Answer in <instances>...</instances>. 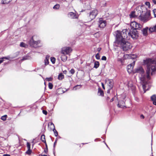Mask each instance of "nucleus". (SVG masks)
<instances>
[{
  "label": "nucleus",
  "mask_w": 156,
  "mask_h": 156,
  "mask_svg": "<svg viewBox=\"0 0 156 156\" xmlns=\"http://www.w3.org/2000/svg\"><path fill=\"white\" fill-rule=\"evenodd\" d=\"M53 131L55 135V136H57L58 135V133L57 131L55 129V127L53 129Z\"/></svg>",
  "instance_id": "obj_30"
},
{
  "label": "nucleus",
  "mask_w": 156,
  "mask_h": 156,
  "mask_svg": "<svg viewBox=\"0 0 156 156\" xmlns=\"http://www.w3.org/2000/svg\"><path fill=\"white\" fill-rule=\"evenodd\" d=\"M26 46V44L23 42H21L20 44V46L22 47H25Z\"/></svg>",
  "instance_id": "obj_35"
},
{
  "label": "nucleus",
  "mask_w": 156,
  "mask_h": 156,
  "mask_svg": "<svg viewBox=\"0 0 156 156\" xmlns=\"http://www.w3.org/2000/svg\"><path fill=\"white\" fill-rule=\"evenodd\" d=\"M72 51L71 48L66 47L63 49L62 51V54H69Z\"/></svg>",
  "instance_id": "obj_12"
},
{
  "label": "nucleus",
  "mask_w": 156,
  "mask_h": 156,
  "mask_svg": "<svg viewBox=\"0 0 156 156\" xmlns=\"http://www.w3.org/2000/svg\"><path fill=\"white\" fill-rule=\"evenodd\" d=\"M63 55H62L61 56V60L63 62H65L67 60V56L65 55V54H62Z\"/></svg>",
  "instance_id": "obj_20"
},
{
  "label": "nucleus",
  "mask_w": 156,
  "mask_h": 156,
  "mask_svg": "<svg viewBox=\"0 0 156 156\" xmlns=\"http://www.w3.org/2000/svg\"><path fill=\"white\" fill-rule=\"evenodd\" d=\"M41 141L44 143H46V140H45V135L42 134L41 136Z\"/></svg>",
  "instance_id": "obj_23"
},
{
  "label": "nucleus",
  "mask_w": 156,
  "mask_h": 156,
  "mask_svg": "<svg viewBox=\"0 0 156 156\" xmlns=\"http://www.w3.org/2000/svg\"><path fill=\"white\" fill-rule=\"evenodd\" d=\"M128 35L133 39H136L138 37V32L136 29H134V27L131 26L129 32H128Z\"/></svg>",
  "instance_id": "obj_5"
},
{
  "label": "nucleus",
  "mask_w": 156,
  "mask_h": 156,
  "mask_svg": "<svg viewBox=\"0 0 156 156\" xmlns=\"http://www.w3.org/2000/svg\"><path fill=\"white\" fill-rule=\"evenodd\" d=\"M153 104L156 106V100L153 101Z\"/></svg>",
  "instance_id": "obj_52"
},
{
  "label": "nucleus",
  "mask_w": 156,
  "mask_h": 156,
  "mask_svg": "<svg viewBox=\"0 0 156 156\" xmlns=\"http://www.w3.org/2000/svg\"><path fill=\"white\" fill-rule=\"evenodd\" d=\"M3 61V58H0V62L2 63Z\"/></svg>",
  "instance_id": "obj_46"
},
{
  "label": "nucleus",
  "mask_w": 156,
  "mask_h": 156,
  "mask_svg": "<svg viewBox=\"0 0 156 156\" xmlns=\"http://www.w3.org/2000/svg\"><path fill=\"white\" fill-rule=\"evenodd\" d=\"M68 16L71 19H76L78 17V15L74 12H69L68 14Z\"/></svg>",
  "instance_id": "obj_16"
},
{
  "label": "nucleus",
  "mask_w": 156,
  "mask_h": 156,
  "mask_svg": "<svg viewBox=\"0 0 156 156\" xmlns=\"http://www.w3.org/2000/svg\"><path fill=\"white\" fill-rule=\"evenodd\" d=\"M123 56L125 58H128L129 59H134L136 58L137 57V56L136 55H135L134 54L133 55H124L123 54H122Z\"/></svg>",
  "instance_id": "obj_15"
},
{
  "label": "nucleus",
  "mask_w": 156,
  "mask_h": 156,
  "mask_svg": "<svg viewBox=\"0 0 156 156\" xmlns=\"http://www.w3.org/2000/svg\"><path fill=\"white\" fill-rule=\"evenodd\" d=\"M3 156H10V155L8 154H4Z\"/></svg>",
  "instance_id": "obj_58"
},
{
  "label": "nucleus",
  "mask_w": 156,
  "mask_h": 156,
  "mask_svg": "<svg viewBox=\"0 0 156 156\" xmlns=\"http://www.w3.org/2000/svg\"><path fill=\"white\" fill-rule=\"evenodd\" d=\"M45 144L46 147H48V146H47V144H46V143H45Z\"/></svg>",
  "instance_id": "obj_62"
},
{
  "label": "nucleus",
  "mask_w": 156,
  "mask_h": 156,
  "mask_svg": "<svg viewBox=\"0 0 156 156\" xmlns=\"http://www.w3.org/2000/svg\"><path fill=\"white\" fill-rule=\"evenodd\" d=\"M136 99V101H138V98H136L135 99Z\"/></svg>",
  "instance_id": "obj_63"
},
{
  "label": "nucleus",
  "mask_w": 156,
  "mask_h": 156,
  "mask_svg": "<svg viewBox=\"0 0 156 156\" xmlns=\"http://www.w3.org/2000/svg\"><path fill=\"white\" fill-rule=\"evenodd\" d=\"M99 66V63L98 61H95L94 62V68H97Z\"/></svg>",
  "instance_id": "obj_24"
},
{
  "label": "nucleus",
  "mask_w": 156,
  "mask_h": 156,
  "mask_svg": "<svg viewBox=\"0 0 156 156\" xmlns=\"http://www.w3.org/2000/svg\"><path fill=\"white\" fill-rule=\"evenodd\" d=\"M42 112L45 115H47L48 113L47 111L45 110H43Z\"/></svg>",
  "instance_id": "obj_44"
},
{
  "label": "nucleus",
  "mask_w": 156,
  "mask_h": 156,
  "mask_svg": "<svg viewBox=\"0 0 156 156\" xmlns=\"http://www.w3.org/2000/svg\"><path fill=\"white\" fill-rule=\"evenodd\" d=\"M82 85H77L74 87L73 90H76L77 89H79L80 88Z\"/></svg>",
  "instance_id": "obj_26"
},
{
  "label": "nucleus",
  "mask_w": 156,
  "mask_h": 156,
  "mask_svg": "<svg viewBox=\"0 0 156 156\" xmlns=\"http://www.w3.org/2000/svg\"><path fill=\"white\" fill-rule=\"evenodd\" d=\"M34 36H33L29 41V44L31 46L35 48H37L41 46L39 45L40 43V41H35L34 39Z\"/></svg>",
  "instance_id": "obj_7"
},
{
  "label": "nucleus",
  "mask_w": 156,
  "mask_h": 156,
  "mask_svg": "<svg viewBox=\"0 0 156 156\" xmlns=\"http://www.w3.org/2000/svg\"><path fill=\"white\" fill-rule=\"evenodd\" d=\"M95 57L97 59H100V56L99 55V53L95 55Z\"/></svg>",
  "instance_id": "obj_38"
},
{
  "label": "nucleus",
  "mask_w": 156,
  "mask_h": 156,
  "mask_svg": "<svg viewBox=\"0 0 156 156\" xmlns=\"http://www.w3.org/2000/svg\"><path fill=\"white\" fill-rule=\"evenodd\" d=\"M51 61L53 64H54L55 62V58L54 57H51Z\"/></svg>",
  "instance_id": "obj_32"
},
{
  "label": "nucleus",
  "mask_w": 156,
  "mask_h": 156,
  "mask_svg": "<svg viewBox=\"0 0 156 156\" xmlns=\"http://www.w3.org/2000/svg\"><path fill=\"white\" fill-rule=\"evenodd\" d=\"M154 14V17H156V10H152Z\"/></svg>",
  "instance_id": "obj_45"
},
{
  "label": "nucleus",
  "mask_w": 156,
  "mask_h": 156,
  "mask_svg": "<svg viewBox=\"0 0 156 156\" xmlns=\"http://www.w3.org/2000/svg\"><path fill=\"white\" fill-rule=\"evenodd\" d=\"M64 78V75L61 73L59 74L58 76V79L59 80H62Z\"/></svg>",
  "instance_id": "obj_25"
},
{
  "label": "nucleus",
  "mask_w": 156,
  "mask_h": 156,
  "mask_svg": "<svg viewBox=\"0 0 156 156\" xmlns=\"http://www.w3.org/2000/svg\"><path fill=\"white\" fill-rule=\"evenodd\" d=\"M143 88L144 90V92H146V90H144V89H145V86L144 85H143Z\"/></svg>",
  "instance_id": "obj_54"
},
{
  "label": "nucleus",
  "mask_w": 156,
  "mask_h": 156,
  "mask_svg": "<svg viewBox=\"0 0 156 156\" xmlns=\"http://www.w3.org/2000/svg\"><path fill=\"white\" fill-rule=\"evenodd\" d=\"M140 11V13H141V10H138L137 12L136 11L134 10L133 11H132L130 14H129V16L130 18H133L135 17H137L138 16V13H137L138 11Z\"/></svg>",
  "instance_id": "obj_11"
},
{
  "label": "nucleus",
  "mask_w": 156,
  "mask_h": 156,
  "mask_svg": "<svg viewBox=\"0 0 156 156\" xmlns=\"http://www.w3.org/2000/svg\"><path fill=\"white\" fill-rule=\"evenodd\" d=\"M148 29V28L147 27H146L145 28H143L142 30H141L142 33L144 36H146L147 35V31Z\"/></svg>",
  "instance_id": "obj_17"
},
{
  "label": "nucleus",
  "mask_w": 156,
  "mask_h": 156,
  "mask_svg": "<svg viewBox=\"0 0 156 156\" xmlns=\"http://www.w3.org/2000/svg\"><path fill=\"white\" fill-rule=\"evenodd\" d=\"M53 87V85L51 83H48V87L50 89H52Z\"/></svg>",
  "instance_id": "obj_33"
},
{
  "label": "nucleus",
  "mask_w": 156,
  "mask_h": 156,
  "mask_svg": "<svg viewBox=\"0 0 156 156\" xmlns=\"http://www.w3.org/2000/svg\"><path fill=\"white\" fill-rule=\"evenodd\" d=\"M31 58V57L29 55H26L24 56L22 59V60L23 61L29 59Z\"/></svg>",
  "instance_id": "obj_22"
},
{
  "label": "nucleus",
  "mask_w": 156,
  "mask_h": 156,
  "mask_svg": "<svg viewBox=\"0 0 156 156\" xmlns=\"http://www.w3.org/2000/svg\"><path fill=\"white\" fill-rule=\"evenodd\" d=\"M126 97V95L125 94L123 93L120 95L119 97V100H118V102L117 104V106L118 107L120 108H123L125 107L124 105L125 104L124 99Z\"/></svg>",
  "instance_id": "obj_6"
},
{
  "label": "nucleus",
  "mask_w": 156,
  "mask_h": 156,
  "mask_svg": "<svg viewBox=\"0 0 156 156\" xmlns=\"http://www.w3.org/2000/svg\"><path fill=\"white\" fill-rule=\"evenodd\" d=\"M31 151L30 149H28L27 151L26 152V153L30 155L31 154Z\"/></svg>",
  "instance_id": "obj_36"
},
{
  "label": "nucleus",
  "mask_w": 156,
  "mask_h": 156,
  "mask_svg": "<svg viewBox=\"0 0 156 156\" xmlns=\"http://www.w3.org/2000/svg\"><path fill=\"white\" fill-rule=\"evenodd\" d=\"M143 62L145 64L147 65V78L149 79L150 78V74L151 73V69L152 71L151 73V75H152L154 74L155 72H156V59L153 60L151 58H148L144 60Z\"/></svg>",
  "instance_id": "obj_1"
},
{
  "label": "nucleus",
  "mask_w": 156,
  "mask_h": 156,
  "mask_svg": "<svg viewBox=\"0 0 156 156\" xmlns=\"http://www.w3.org/2000/svg\"><path fill=\"white\" fill-rule=\"evenodd\" d=\"M105 145H106V146L107 147V144L106 143H105Z\"/></svg>",
  "instance_id": "obj_64"
},
{
  "label": "nucleus",
  "mask_w": 156,
  "mask_h": 156,
  "mask_svg": "<svg viewBox=\"0 0 156 156\" xmlns=\"http://www.w3.org/2000/svg\"><path fill=\"white\" fill-rule=\"evenodd\" d=\"M134 73H138L140 74L141 76L143 77L144 75V71L143 68L141 66H139L136 68L134 70ZM140 80H143V78L140 77Z\"/></svg>",
  "instance_id": "obj_8"
},
{
  "label": "nucleus",
  "mask_w": 156,
  "mask_h": 156,
  "mask_svg": "<svg viewBox=\"0 0 156 156\" xmlns=\"http://www.w3.org/2000/svg\"><path fill=\"white\" fill-rule=\"evenodd\" d=\"M7 117V115H5L3 116H2L1 117V119L2 120L5 121L6 120V118Z\"/></svg>",
  "instance_id": "obj_29"
},
{
  "label": "nucleus",
  "mask_w": 156,
  "mask_h": 156,
  "mask_svg": "<svg viewBox=\"0 0 156 156\" xmlns=\"http://www.w3.org/2000/svg\"><path fill=\"white\" fill-rule=\"evenodd\" d=\"M50 125L51 126H53V127H54H54H55L54 125V124H53V123L52 122L50 123Z\"/></svg>",
  "instance_id": "obj_55"
},
{
  "label": "nucleus",
  "mask_w": 156,
  "mask_h": 156,
  "mask_svg": "<svg viewBox=\"0 0 156 156\" xmlns=\"http://www.w3.org/2000/svg\"><path fill=\"white\" fill-rule=\"evenodd\" d=\"M27 147L28 149H30V144L29 143H27Z\"/></svg>",
  "instance_id": "obj_40"
},
{
  "label": "nucleus",
  "mask_w": 156,
  "mask_h": 156,
  "mask_svg": "<svg viewBox=\"0 0 156 156\" xmlns=\"http://www.w3.org/2000/svg\"><path fill=\"white\" fill-rule=\"evenodd\" d=\"M150 10H147L144 14H140L138 17V18L142 21L146 22L150 19Z\"/></svg>",
  "instance_id": "obj_4"
},
{
  "label": "nucleus",
  "mask_w": 156,
  "mask_h": 156,
  "mask_svg": "<svg viewBox=\"0 0 156 156\" xmlns=\"http://www.w3.org/2000/svg\"><path fill=\"white\" fill-rule=\"evenodd\" d=\"M101 85H102V87L105 90V87L104 83H101Z\"/></svg>",
  "instance_id": "obj_48"
},
{
  "label": "nucleus",
  "mask_w": 156,
  "mask_h": 156,
  "mask_svg": "<svg viewBox=\"0 0 156 156\" xmlns=\"http://www.w3.org/2000/svg\"><path fill=\"white\" fill-rule=\"evenodd\" d=\"M146 5L148 7V9L150 8V4L149 2H145Z\"/></svg>",
  "instance_id": "obj_37"
},
{
  "label": "nucleus",
  "mask_w": 156,
  "mask_h": 156,
  "mask_svg": "<svg viewBox=\"0 0 156 156\" xmlns=\"http://www.w3.org/2000/svg\"><path fill=\"white\" fill-rule=\"evenodd\" d=\"M151 99L152 101L156 100V95L154 94L151 97Z\"/></svg>",
  "instance_id": "obj_27"
},
{
  "label": "nucleus",
  "mask_w": 156,
  "mask_h": 156,
  "mask_svg": "<svg viewBox=\"0 0 156 156\" xmlns=\"http://www.w3.org/2000/svg\"><path fill=\"white\" fill-rule=\"evenodd\" d=\"M127 30L125 29L122 31L117 30L116 31L115 43L117 44L127 40V36L126 34Z\"/></svg>",
  "instance_id": "obj_2"
},
{
  "label": "nucleus",
  "mask_w": 156,
  "mask_h": 156,
  "mask_svg": "<svg viewBox=\"0 0 156 156\" xmlns=\"http://www.w3.org/2000/svg\"><path fill=\"white\" fill-rule=\"evenodd\" d=\"M118 61L121 62H122V58H118Z\"/></svg>",
  "instance_id": "obj_49"
},
{
  "label": "nucleus",
  "mask_w": 156,
  "mask_h": 156,
  "mask_svg": "<svg viewBox=\"0 0 156 156\" xmlns=\"http://www.w3.org/2000/svg\"><path fill=\"white\" fill-rule=\"evenodd\" d=\"M118 46L124 51H126L130 50L132 48L130 43L127 40L118 44Z\"/></svg>",
  "instance_id": "obj_3"
},
{
  "label": "nucleus",
  "mask_w": 156,
  "mask_h": 156,
  "mask_svg": "<svg viewBox=\"0 0 156 156\" xmlns=\"http://www.w3.org/2000/svg\"><path fill=\"white\" fill-rule=\"evenodd\" d=\"M69 72L71 73L72 74H73L75 72V70L73 69H72L71 70H70Z\"/></svg>",
  "instance_id": "obj_41"
},
{
  "label": "nucleus",
  "mask_w": 156,
  "mask_h": 156,
  "mask_svg": "<svg viewBox=\"0 0 156 156\" xmlns=\"http://www.w3.org/2000/svg\"><path fill=\"white\" fill-rule=\"evenodd\" d=\"M98 94L99 96H104V92L101 89L100 87L98 88Z\"/></svg>",
  "instance_id": "obj_19"
},
{
  "label": "nucleus",
  "mask_w": 156,
  "mask_h": 156,
  "mask_svg": "<svg viewBox=\"0 0 156 156\" xmlns=\"http://www.w3.org/2000/svg\"><path fill=\"white\" fill-rule=\"evenodd\" d=\"M108 94L110 93L109 90L111 89L113 86L114 82L112 80H108Z\"/></svg>",
  "instance_id": "obj_13"
},
{
  "label": "nucleus",
  "mask_w": 156,
  "mask_h": 156,
  "mask_svg": "<svg viewBox=\"0 0 156 156\" xmlns=\"http://www.w3.org/2000/svg\"><path fill=\"white\" fill-rule=\"evenodd\" d=\"M98 22V26L101 28H104L106 25V22L103 20L102 18L99 19Z\"/></svg>",
  "instance_id": "obj_10"
},
{
  "label": "nucleus",
  "mask_w": 156,
  "mask_h": 156,
  "mask_svg": "<svg viewBox=\"0 0 156 156\" xmlns=\"http://www.w3.org/2000/svg\"><path fill=\"white\" fill-rule=\"evenodd\" d=\"M2 3L4 4H8L12 0H2Z\"/></svg>",
  "instance_id": "obj_28"
},
{
  "label": "nucleus",
  "mask_w": 156,
  "mask_h": 156,
  "mask_svg": "<svg viewBox=\"0 0 156 156\" xmlns=\"http://www.w3.org/2000/svg\"><path fill=\"white\" fill-rule=\"evenodd\" d=\"M53 79L52 77L46 78L45 79L46 80L48 81H51Z\"/></svg>",
  "instance_id": "obj_39"
},
{
  "label": "nucleus",
  "mask_w": 156,
  "mask_h": 156,
  "mask_svg": "<svg viewBox=\"0 0 156 156\" xmlns=\"http://www.w3.org/2000/svg\"><path fill=\"white\" fill-rule=\"evenodd\" d=\"M101 50V48H98L97 49V51L99 52Z\"/></svg>",
  "instance_id": "obj_53"
},
{
  "label": "nucleus",
  "mask_w": 156,
  "mask_h": 156,
  "mask_svg": "<svg viewBox=\"0 0 156 156\" xmlns=\"http://www.w3.org/2000/svg\"><path fill=\"white\" fill-rule=\"evenodd\" d=\"M44 151L45 154H47L48 152V150L44 149Z\"/></svg>",
  "instance_id": "obj_51"
},
{
  "label": "nucleus",
  "mask_w": 156,
  "mask_h": 156,
  "mask_svg": "<svg viewBox=\"0 0 156 156\" xmlns=\"http://www.w3.org/2000/svg\"><path fill=\"white\" fill-rule=\"evenodd\" d=\"M140 117V118L142 119H144V116L143 114L141 115Z\"/></svg>",
  "instance_id": "obj_47"
},
{
  "label": "nucleus",
  "mask_w": 156,
  "mask_h": 156,
  "mask_svg": "<svg viewBox=\"0 0 156 156\" xmlns=\"http://www.w3.org/2000/svg\"><path fill=\"white\" fill-rule=\"evenodd\" d=\"M98 14V10H92L88 15V19L91 20L94 19Z\"/></svg>",
  "instance_id": "obj_9"
},
{
  "label": "nucleus",
  "mask_w": 156,
  "mask_h": 156,
  "mask_svg": "<svg viewBox=\"0 0 156 156\" xmlns=\"http://www.w3.org/2000/svg\"><path fill=\"white\" fill-rule=\"evenodd\" d=\"M153 2L154 4H156V0H153Z\"/></svg>",
  "instance_id": "obj_57"
},
{
  "label": "nucleus",
  "mask_w": 156,
  "mask_h": 156,
  "mask_svg": "<svg viewBox=\"0 0 156 156\" xmlns=\"http://www.w3.org/2000/svg\"><path fill=\"white\" fill-rule=\"evenodd\" d=\"M67 72V71L66 70H65L63 71V72L64 74H66Z\"/></svg>",
  "instance_id": "obj_56"
},
{
  "label": "nucleus",
  "mask_w": 156,
  "mask_h": 156,
  "mask_svg": "<svg viewBox=\"0 0 156 156\" xmlns=\"http://www.w3.org/2000/svg\"><path fill=\"white\" fill-rule=\"evenodd\" d=\"M49 57L50 56L49 55H47L46 57L45 58L48 59L49 60Z\"/></svg>",
  "instance_id": "obj_50"
},
{
  "label": "nucleus",
  "mask_w": 156,
  "mask_h": 156,
  "mask_svg": "<svg viewBox=\"0 0 156 156\" xmlns=\"http://www.w3.org/2000/svg\"><path fill=\"white\" fill-rule=\"evenodd\" d=\"M114 99V98H112L111 99V100H110V102H112V101H113V99Z\"/></svg>",
  "instance_id": "obj_59"
},
{
  "label": "nucleus",
  "mask_w": 156,
  "mask_h": 156,
  "mask_svg": "<svg viewBox=\"0 0 156 156\" xmlns=\"http://www.w3.org/2000/svg\"><path fill=\"white\" fill-rule=\"evenodd\" d=\"M44 63L45 65H47L49 63V60L48 59L45 58L44 60Z\"/></svg>",
  "instance_id": "obj_34"
},
{
  "label": "nucleus",
  "mask_w": 156,
  "mask_h": 156,
  "mask_svg": "<svg viewBox=\"0 0 156 156\" xmlns=\"http://www.w3.org/2000/svg\"><path fill=\"white\" fill-rule=\"evenodd\" d=\"M3 59L4 58H5V59H8V58L7 57H3Z\"/></svg>",
  "instance_id": "obj_61"
},
{
  "label": "nucleus",
  "mask_w": 156,
  "mask_h": 156,
  "mask_svg": "<svg viewBox=\"0 0 156 156\" xmlns=\"http://www.w3.org/2000/svg\"><path fill=\"white\" fill-rule=\"evenodd\" d=\"M41 156H47V155L45 154H41Z\"/></svg>",
  "instance_id": "obj_60"
},
{
  "label": "nucleus",
  "mask_w": 156,
  "mask_h": 156,
  "mask_svg": "<svg viewBox=\"0 0 156 156\" xmlns=\"http://www.w3.org/2000/svg\"><path fill=\"white\" fill-rule=\"evenodd\" d=\"M60 5L59 4H57L55 5L53 7V9H58L59 8Z\"/></svg>",
  "instance_id": "obj_31"
},
{
  "label": "nucleus",
  "mask_w": 156,
  "mask_h": 156,
  "mask_svg": "<svg viewBox=\"0 0 156 156\" xmlns=\"http://www.w3.org/2000/svg\"><path fill=\"white\" fill-rule=\"evenodd\" d=\"M135 62L134 61L132 63L128 65L127 66V69L129 73H131L133 69V67L135 64Z\"/></svg>",
  "instance_id": "obj_14"
},
{
  "label": "nucleus",
  "mask_w": 156,
  "mask_h": 156,
  "mask_svg": "<svg viewBox=\"0 0 156 156\" xmlns=\"http://www.w3.org/2000/svg\"><path fill=\"white\" fill-rule=\"evenodd\" d=\"M101 60H106L107 59L106 57L105 56H103L101 58Z\"/></svg>",
  "instance_id": "obj_42"
},
{
  "label": "nucleus",
  "mask_w": 156,
  "mask_h": 156,
  "mask_svg": "<svg viewBox=\"0 0 156 156\" xmlns=\"http://www.w3.org/2000/svg\"><path fill=\"white\" fill-rule=\"evenodd\" d=\"M133 23V25L135 24V25L134 27L135 29H136L137 30H140L142 28V25L139 23H138L135 22H134Z\"/></svg>",
  "instance_id": "obj_18"
},
{
  "label": "nucleus",
  "mask_w": 156,
  "mask_h": 156,
  "mask_svg": "<svg viewBox=\"0 0 156 156\" xmlns=\"http://www.w3.org/2000/svg\"><path fill=\"white\" fill-rule=\"evenodd\" d=\"M57 140H58V139L57 138H56L55 139V142H54V146H53L54 148H55V145H56V144Z\"/></svg>",
  "instance_id": "obj_43"
},
{
  "label": "nucleus",
  "mask_w": 156,
  "mask_h": 156,
  "mask_svg": "<svg viewBox=\"0 0 156 156\" xmlns=\"http://www.w3.org/2000/svg\"><path fill=\"white\" fill-rule=\"evenodd\" d=\"M149 32L152 33L156 31V25L153 27H150L149 29Z\"/></svg>",
  "instance_id": "obj_21"
}]
</instances>
